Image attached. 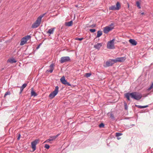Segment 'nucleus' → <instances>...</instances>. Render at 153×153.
I'll use <instances>...</instances> for the list:
<instances>
[{
	"mask_svg": "<svg viewBox=\"0 0 153 153\" xmlns=\"http://www.w3.org/2000/svg\"><path fill=\"white\" fill-rule=\"evenodd\" d=\"M58 92V88L56 87L55 90L51 93L49 95V97L51 99L53 98L57 95Z\"/></svg>",
	"mask_w": 153,
	"mask_h": 153,
	"instance_id": "nucleus-6",
	"label": "nucleus"
},
{
	"mask_svg": "<svg viewBox=\"0 0 153 153\" xmlns=\"http://www.w3.org/2000/svg\"><path fill=\"white\" fill-rule=\"evenodd\" d=\"M129 41L131 44L133 45H136L137 43V42L133 39H130Z\"/></svg>",
	"mask_w": 153,
	"mask_h": 153,
	"instance_id": "nucleus-15",
	"label": "nucleus"
},
{
	"mask_svg": "<svg viewBox=\"0 0 153 153\" xmlns=\"http://www.w3.org/2000/svg\"><path fill=\"white\" fill-rule=\"evenodd\" d=\"M114 39H113L108 43L107 47L108 48L113 49L115 48L114 43Z\"/></svg>",
	"mask_w": 153,
	"mask_h": 153,
	"instance_id": "nucleus-3",
	"label": "nucleus"
},
{
	"mask_svg": "<svg viewBox=\"0 0 153 153\" xmlns=\"http://www.w3.org/2000/svg\"><path fill=\"white\" fill-rule=\"evenodd\" d=\"M120 7V5L119 2H117L116 4V5H114L110 6L109 7V9L110 10H119Z\"/></svg>",
	"mask_w": 153,
	"mask_h": 153,
	"instance_id": "nucleus-4",
	"label": "nucleus"
},
{
	"mask_svg": "<svg viewBox=\"0 0 153 153\" xmlns=\"http://www.w3.org/2000/svg\"><path fill=\"white\" fill-rule=\"evenodd\" d=\"M95 26V25H93L91 26L92 27H94Z\"/></svg>",
	"mask_w": 153,
	"mask_h": 153,
	"instance_id": "nucleus-37",
	"label": "nucleus"
},
{
	"mask_svg": "<svg viewBox=\"0 0 153 153\" xmlns=\"http://www.w3.org/2000/svg\"><path fill=\"white\" fill-rule=\"evenodd\" d=\"M90 31L91 32H94L96 31V30L95 29H90Z\"/></svg>",
	"mask_w": 153,
	"mask_h": 153,
	"instance_id": "nucleus-30",
	"label": "nucleus"
},
{
	"mask_svg": "<svg viewBox=\"0 0 153 153\" xmlns=\"http://www.w3.org/2000/svg\"><path fill=\"white\" fill-rule=\"evenodd\" d=\"M104 126V125L103 123H101L99 125V127L100 128L103 127Z\"/></svg>",
	"mask_w": 153,
	"mask_h": 153,
	"instance_id": "nucleus-31",
	"label": "nucleus"
},
{
	"mask_svg": "<svg viewBox=\"0 0 153 153\" xmlns=\"http://www.w3.org/2000/svg\"><path fill=\"white\" fill-rule=\"evenodd\" d=\"M115 63V62L114 59H111L106 62V65L107 66H109L112 65Z\"/></svg>",
	"mask_w": 153,
	"mask_h": 153,
	"instance_id": "nucleus-11",
	"label": "nucleus"
},
{
	"mask_svg": "<svg viewBox=\"0 0 153 153\" xmlns=\"http://www.w3.org/2000/svg\"><path fill=\"white\" fill-rule=\"evenodd\" d=\"M102 32L100 31H98L97 33V37H99L102 35Z\"/></svg>",
	"mask_w": 153,
	"mask_h": 153,
	"instance_id": "nucleus-20",
	"label": "nucleus"
},
{
	"mask_svg": "<svg viewBox=\"0 0 153 153\" xmlns=\"http://www.w3.org/2000/svg\"><path fill=\"white\" fill-rule=\"evenodd\" d=\"M125 96L128 100H130V97L137 100H139L142 97L140 93L137 92L127 93L125 94Z\"/></svg>",
	"mask_w": 153,
	"mask_h": 153,
	"instance_id": "nucleus-1",
	"label": "nucleus"
},
{
	"mask_svg": "<svg viewBox=\"0 0 153 153\" xmlns=\"http://www.w3.org/2000/svg\"><path fill=\"white\" fill-rule=\"evenodd\" d=\"M26 86H27V84H24L23 85H22V86H23V87H24V88H25V87Z\"/></svg>",
	"mask_w": 153,
	"mask_h": 153,
	"instance_id": "nucleus-35",
	"label": "nucleus"
},
{
	"mask_svg": "<svg viewBox=\"0 0 153 153\" xmlns=\"http://www.w3.org/2000/svg\"><path fill=\"white\" fill-rule=\"evenodd\" d=\"M23 89H24L23 88H22L21 87V88H20L21 93L23 91Z\"/></svg>",
	"mask_w": 153,
	"mask_h": 153,
	"instance_id": "nucleus-36",
	"label": "nucleus"
},
{
	"mask_svg": "<svg viewBox=\"0 0 153 153\" xmlns=\"http://www.w3.org/2000/svg\"><path fill=\"white\" fill-rule=\"evenodd\" d=\"M20 134H19L18 135L17 139L19 140L20 139Z\"/></svg>",
	"mask_w": 153,
	"mask_h": 153,
	"instance_id": "nucleus-33",
	"label": "nucleus"
},
{
	"mask_svg": "<svg viewBox=\"0 0 153 153\" xmlns=\"http://www.w3.org/2000/svg\"><path fill=\"white\" fill-rule=\"evenodd\" d=\"M39 25L38 23H37L35 22L32 25V27L33 28H36L39 26Z\"/></svg>",
	"mask_w": 153,
	"mask_h": 153,
	"instance_id": "nucleus-18",
	"label": "nucleus"
},
{
	"mask_svg": "<svg viewBox=\"0 0 153 153\" xmlns=\"http://www.w3.org/2000/svg\"><path fill=\"white\" fill-rule=\"evenodd\" d=\"M91 75V74L90 73H86L85 75V76L86 77H89Z\"/></svg>",
	"mask_w": 153,
	"mask_h": 153,
	"instance_id": "nucleus-25",
	"label": "nucleus"
},
{
	"mask_svg": "<svg viewBox=\"0 0 153 153\" xmlns=\"http://www.w3.org/2000/svg\"><path fill=\"white\" fill-rule=\"evenodd\" d=\"M73 22L72 21H71L69 22H67L65 23V25L66 26H70L72 25Z\"/></svg>",
	"mask_w": 153,
	"mask_h": 153,
	"instance_id": "nucleus-19",
	"label": "nucleus"
},
{
	"mask_svg": "<svg viewBox=\"0 0 153 153\" xmlns=\"http://www.w3.org/2000/svg\"><path fill=\"white\" fill-rule=\"evenodd\" d=\"M117 139H119V138H117Z\"/></svg>",
	"mask_w": 153,
	"mask_h": 153,
	"instance_id": "nucleus-41",
	"label": "nucleus"
},
{
	"mask_svg": "<svg viewBox=\"0 0 153 153\" xmlns=\"http://www.w3.org/2000/svg\"><path fill=\"white\" fill-rule=\"evenodd\" d=\"M136 5L137 7L139 9L141 8V7H140V3L139 1H137L136 2Z\"/></svg>",
	"mask_w": 153,
	"mask_h": 153,
	"instance_id": "nucleus-23",
	"label": "nucleus"
},
{
	"mask_svg": "<svg viewBox=\"0 0 153 153\" xmlns=\"http://www.w3.org/2000/svg\"><path fill=\"white\" fill-rule=\"evenodd\" d=\"M45 14H43L42 15H41L36 20V22L37 23H38V24L40 25V23L41 21V19L44 16Z\"/></svg>",
	"mask_w": 153,
	"mask_h": 153,
	"instance_id": "nucleus-13",
	"label": "nucleus"
},
{
	"mask_svg": "<svg viewBox=\"0 0 153 153\" xmlns=\"http://www.w3.org/2000/svg\"><path fill=\"white\" fill-rule=\"evenodd\" d=\"M54 28H51L48 30V33L50 34L53 33V32Z\"/></svg>",
	"mask_w": 153,
	"mask_h": 153,
	"instance_id": "nucleus-22",
	"label": "nucleus"
},
{
	"mask_svg": "<svg viewBox=\"0 0 153 153\" xmlns=\"http://www.w3.org/2000/svg\"><path fill=\"white\" fill-rule=\"evenodd\" d=\"M31 96H36L37 95L36 94L33 90H32L31 91Z\"/></svg>",
	"mask_w": 153,
	"mask_h": 153,
	"instance_id": "nucleus-21",
	"label": "nucleus"
},
{
	"mask_svg": "<svg viewBox=\"0 0 153 153\" xmlns=\"http://www.w3.org/2000/svg\"><path fill=\"white\" fill-rule=\"evenodd\" d=\"M114 26L113 24H111L110 25L106 26L103 29V31L104 33H107L109 31L111 30L114 28Z\"/></svg>",
	"mask_w": 153,
	"mask_h": 153,
	"instance_id": "nucleus-2",
	"label": "nucleus"
},
{
	"mask_svg": "<svg viewBox=\"0 0 153 153\" xmlns=\"http://www.w3.org/2000/svg\"><path fill=\"white\" fill-rule=\"evenodd\" d=\"M140 14H141V15H143L144 14V13H143V12H142V13H140Z\"/></svg>",
	"mask_w": 153,
	"mask_h": 153,
	"instance_id": "nucleus-38",
	"label": "nucleus"
},
{
	"mask_svg": "<svg viewBox=\"0 0 153 153\" xmlns=\"http://www.w3.org/2000/svg\"><path fill=\"white\" fill-rule=\"evenodd\" d=\"M53 64H51L50 66V70H47V72L48 73V72H50L51 73H52L53 70Z\"/></svg>",
	"mask_w": 153,
	"mask_h": 153,
	"instance_id": "nucleus-16",
	"label": "nucleus"
},
{
	"mask_svg": "<svg viewBox=\"0 0 153 153\" xmlns=\"http://www.w3.org/2000/svg\"><path fill=\"white\" fill-rule=\"evenodd\" d=\"M153 88V82L152 83V84L150 87L148 89V90L149 91Z\"/></svg>",
	"mask_w": 153,
	"mask_h": 153,
	"instance_id": "nucleus-26",
	"label": "nucleus"
},
{
	"mask_svg": "<svg viewBox=\"0 0 153 153\" xmlns=\"http://www.w3.org/2000/svg\"><path fill=\"white\" fill-rule=\"evenodd\" d=\"M10 92H7L5 94L4 97H5L7 95H10Z\"/></svg>",
	"mask_w": 153,
	"mask_h": 153,
	"instance_id": "nucleus-28",
	"label": "nucleus"
},
{
	"mask_svg": "<svg viewBox=\"0 0 153 153\" xmlns=\"http://www.w3.org/2000/svg\"><path fill=\"white\" fill-rule=\"evenodd\" d=\"M39 141L38 140H36L31 143V147L33 149V151H34L36 149V146L39 143Z\"/></svg>",
	"mask_w": 153,
	"mask_h": 153,
	"instance_id": "nucleus-7",
	"label": "nucleus"
},
{
	"mask_svg": "<svg viewBox=\"0 0 153 153\" xmlns=\"http://www.w3.org/2000/svg\"><path fill=\"white\" fill-rule=\"evenodd\" d=\"M8 62L11 63H15L16 62V60L13 58L7 60Z\"/></svg>",
	"mask_w": 153,
	"mask_h": 153,
	"instance_id": "nucleus-17",
	"label": "nucleus"
},
{
	"mask_svg": "<svg viewBox=\"0 0 153 153\" xmlns=\"http://www.w3.org/2000/svg\"><path fill=\"white\" fill-rule=\"evenodd\" d=\"M22 88H23V89L24 88H24V87H23V86H22V87H21Z\"/></svg>",
	"mask_w": 153,
	"mask_h": 153,
	"instance_id": "nucleus-40",
	"label": "nucleus"
},
{
	"mask_svg": "<svg viewBox=\"0 0 153 153\" xmlns=\"http://www.w3.org/2000/svg\"><path fill=\"white\" fill-rule=\"evenodd\" d=\"M83 39V38H77L76 39V40H80V41L82 40Z\"/></svg>",
	"mask_w": 153,
	"mask_h": 153,
	"instance_id": "nucleus-32",
	"label": "nucleus"
},
{
	"mask_svg": "<svg viewBox=\"0 0 153 153\" xmlns=\"http://www.w3.org/2000/svg\"><path fill=\"white\" fill-rule=\"evenodd\" d=\"M122 134L121 133H116V136L117 137L119 136H121V135H122Z\"/></svg>",
	"mask_w": 153,
	"mask_h": 153,
	"instance_id": "nucleus-29",
	"label": "nucleus"
},
{
	"mask_svg": "<svg viewBox=\"0 0 153 153\" xmlns=\"http://www.w3.org/2000/svg\"><path fill=\"white\" fill-rule=\"evenodd\" d=\"M136 106H137L138 108H145L147 107V106H147V105L143 106H140V105H136Z\"/></svg>",
	"mask_w": 153,
	"mask_h": 153,
	"instance_id": "nucleus-24",
	"label": "nucleus"
},
{
	"mask_svg": "<svg viewBox=\"0 0 153 153\" xmlns=\"http://www.w3.org/2000/svg\"><path fill=\"white\" fill-rule=\"evenodd\" d=\"M30 38L29 36H27L23 37L22 39L20 42V45H22L25 44L27 42V41Z\"/></svg>",
	"mask_w": 153,
	"mask_h": 153,
	"instance_id": "nucleus-5",
	"label": "nucleus"
},
{
	"mask_svg": "<svg viewBox=\"0 0 153 153\" xmlns=\"http://www.w3.org/2000/svg\"><path fill=\"white\" fill-rule=\"evenodd\" d=\"M110 117H111V118H113V116L112 115V114H111Z\"/></svg>",
	"mask_w": 153,
	"mask_h": 153,
	"instance_id": "nucleus-39",
	"label": "nucleus"
},
{
	"mask_svg": "<svg viewBox=\"0 0 153 153\" xmlns=\"http://www.w3.org/2000/svg\"><path fill=\"white\" fill-rule=\"evenodd\" d=\"M59 135V134H58L55 136L51 137L49 139L45 141V143L49 142L50 141H53Z\"/></svg>",
	"mask_w": 153,
	"mask_h": 153,
	"instance_id": "nucleus-12",
	"label": "nucleus"
},
{
	"mask_svg": "<svg viewBox=\"0 0 153 153\" xmlns=\"http://www.w3.org/2000/svg\"><path fill=\"white\" fill-rule=\"evenodd\" d=\"M125 109H127V104L126 103H125Z\"/></svg>",
	"mask_w": 153,
	"mask_h": 153,
	"instance_id": "nucleus-34",
	"label": "nucleus"
},
{
	"mask_svg": "<svg viewBox=\"0 0 153 153\" xmlns=\"http://www.w3.org/2000/svg\"><path fill=\"white\" fill-rule=\"evenodd\" d=\"M45 147L48 149L49 148L50 146L48 144H45Z\"/></svg>",
	"mask_w": 153,
	"mask_h": 153,
	"instance_id": "nucleus-27",
	"label": "nucleus"
},
{
	"mask_svg": "<svg viewBox=\"0 0 153 153\" xmlns=\"http://www.w3.org/2000/svg\"><path fill=\"white\" fill-rule=\"evenodd\" d=\"M60 81L64 85H67L68 86H71V84L68 82L65 79V77L62 76L60 79Z\"/></svg>",
	"mask_w": 153,
	"mask_h": 153,
	"instance_id": "nucleus-10",
	"label": "nucleus"
},
{
	"mask_svg": "<svg viewBox=\"0 0 153 153\" xmlns=\"http://www.w3.org/2000/svg\"><path fill=\"white\" fill-rule=\"evenodd\" d=\"M126 59V58L125 57H119L116 58L115 59H114V60L115 63L119 62H122L124 61Z\"/></svg>",
	"mask_w": 153,
	"mask_h": 153,
	"instance_id": "nucleus-9",
	"label": "nucleus"
},
{
	"mask_svg": "<svg viewBox=\"0 0 153 153\" xmlns=\"http://www.w3.org/2000/svg\"><path fill=\"white\" fill-rule=\"evenodd\" d=\"M102 43H98L97 44L95 45L94 46V47L95 48L99 50L100 47L102 46Z\"/></svg>",
	"mask_w": 153,
	"mask_h": 153,
	"instance_id": "nucleus-14",
	"label": "nucleus"
},
{
	"mask_svg": "<svg viewBox=\"0 0 153 153\" xmlns=\"http://www.w3.org/2000/svg\"><path fill=\"white\" fill-rule=\"evenodd\" d=\"M70 60V58L68 56L62 57L61 58L60 62L61 63H64Z\"/></svg>",
	"mask_w": 153,
	"mask_h": 153,
	"instance_id": "nucleus-8",
	"label": "nucleus"
}]
</instances>
